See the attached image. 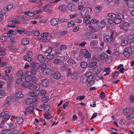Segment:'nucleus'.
<instances>
[{
  "instance_id": "nucleus-1",
  "label": "nucleus",
  "mask_w": 134,
  "mask_h": 134,
  "mask_svg": "<svg viewBox=\"0 0 134 134\" xmlns=\"http://www.w3.org/2000/svg\"><path fill=\"white\" fill-rule=\"evenodd\" d=\"M108 57V55L104 53H102L100 55L96 54L94 55L92 59L97 61H99L105 59Z\"/></svg>"
},
{
  "instance_id": "nucleus-2",
  "label": "nucleus",
  "mask_w": 134,
  "mask_h": 134,
  "mask_svg": "<svg viewBox=\"0 0 134 134\" xmlns=\"http://www.w3.org/2000/svg\"><path fill=\"white\" fill-rule=\"evenodd\" d=\"M124 15L121 13L118 14L113 21L114 23L117 24L120 23L122 21V19L124 18Z\"/></svg>"
},
{
  "instance_id": "nucleus-3",
  "label": "nucleus",
  "mask_w": 134,
  "mask_h": 134,
  "mask_svg": "<svg viewBox=\"0 0 134 134\" xmlns=\"http://www.w3.org/2000/svg\"><path fill=\"white\" fill-rule=\"evenodd\" d=\"M132 53V48L131 47H129L125 49L124 51L122 53V54L124 55L126 58H128Z\"/></svg>"
},
{
  "instance_id": "nucleus-4",
  "label": "nucleus",
  "mask_w": 134,
  "mask_h": 134,
  "mask_svg": "<svg viewBox=\"0 0 134 134\" xmlns=\"http://www.w3.org/2000/svg\"><path fill=\"white\" fill-rule=\"evenodd\" d=\"M80 53L84 55L85 58L90 59L91 58V54L86 49H82L80 52Z\"/></svg>"
},
{
  "instance_id": "nucleus-5",
  "label": "nucleus",
  "mask_w": 134,
  "mask_h": 134,
  "mask_svg": "<svg viewBox=\"0 0 134 134\" xmlns=\"http://www.w3.org/2000/svg\"><path fill=\"white\" fill-rule=\"evenodd\" d=\"M14 97L17 99H22L24 97V95L21 91L18 90L16 91L14 94Z\"/></svg>"
},
{
  "instance_id": "nucleus-6",
  "label": "nucleus",
  "mask_w": 134,
  "mask_h": 134,
  "mask_svg": "<svg viewBox=\"0 0 134 134\" xmlns=\"http://www.w3.org/2000/svg\"><path fill=\"white\" fill-rule=\"evenodd\" d=\"M120 26L121 29L124 30L125 31L129 29L130 26L129 23L127 22L123 23Z\"/></svg>"
},
{
  "instance_id": "nucleus-7",
  "label": "nucleus",
  "mask_w": 134,
  "mask_h": 134,
  "mask_svg": "<svg viewBox=\"0 0 134 134\" xmlns=\"http://www.w3.org/2000/svg\"><path fill=\"white\" fill-rule=\"evenodd\" d=\"M37 59L41 63H43L45 62L46 60L45 58L41 54L37 55Z\"/></svg>"
},
{
  "instance_id": "nucleus-8",
  "label": "nucleus",
  "mask_w": 134,
  "mask_h": 134,
  "mask_svg": "<svg viewBox=\"0 0 134 134\" xmlns=\"http://www.w3.org/2000/svg\"><path fill=\"white\" fill-rule=\"evenodd\" d=\"M38 85L36 83H30L29 84V88L32 90H35L38 88Z\"/></svg>"
},
{
  "instance_id": "nucleus-9",
  "label": "nucleus",
  "mask_w": 134,
  "mask_h": 134,
  "mask_svg": "<svg viewBox=\"0 0 134 134\" xmlns=\"http://www.w3.org/2000/svg\"><path fill=\"white\" fill-rule=\"evenodd\" d=\"M60 59L56 58L54 59L53 60V63L57 65L61 64L62 62V59H63L64 58V57H60Z\"/></svg>"
},
{
  "instance_id": "nucleus-10",
  "label": "nucleus",
  "mask_w": 134,
  "mask_h": 134,
  "mask_svg": "<svg viewBox=\"0 0 134 134\" xmlns=\"http://www.w3.org/2000/svg\"><path fill=\"white\" fill-rule=\"evenodd\" d=\"M68 6L69 9L71 11H75L77 10V6L74 4L72 3L69 4Z\"/></svg>"
},
{
  "instance_id": "nucleus-11",
  "label": "nucleus",
  "mask_w": 134,
  "mask_h": 134,
  "mask_svg": "<svg viewBox=\"0 0 134 134\" xmlns=\"http://www.w3.org/2000/svg\"><path fill=\"white\" fill-rule=\"evenodd\" d=\"M97 63L95 62H91L90 63L89 66L91 68V70H94L96 67Z\"/></svg>"
},
{
  "instance_id": "nucleus-12",
  "label": "nucleus",
  "mask_w": 134,
  "mask_h": 134,
  "mask_svg": "<svg viewBox=\"0 0 134 134\" xmlns=\"http://www.w3.org/2000/svg\"><path fill=\"white\" fill-rule=\"evenodd\" d=\"M61 75L60 73L58 71L54 72L52 75V77L54 79H58L60 77Z\"/></svg>"
},
{
  "instance_id": "nucleus-13",
  "label": "nucleus",
  "mask_w": 134,
  "mask_h": 134,
  "mask_svg": "<svg viewBox=\"0 0 134 134\" xmlns=\"http://www.w3.org/2000/svg\"><path fill=\"white\" fill-rule=\"evenodd\" d=\"M51 5L50 4H46L43 7L44 10L46 12H48L49 13H51L52 12V10L49 9V7L51 6Z\"/></svg>"
},
{
  "instance_id": "nucleus-14",
  "label": "nucleus",
  "mask_w": 134,
  "mask_h": 134,
  "mask_svg": "<svg viewBox=\"0 0 134 134\" xmlns=\"http://www.w3.org/2000/svg\"><path fill=\"white\" fill-rule=\"evenodd\" d=\"M59 22V20L58 18H53L51 20V24L55 26L58 24Z\"/></svg>"
},
{
  "instance_id": "nucleus-15",
  "label": "nucleus",
  "mask_w": 134,
  "mask_h": 134,
  "mask_svg": "<svg viewBox=\"0 0 134 134\" xmlns=\"http://www.w3.org/2000/svg\"><path fill=\"white\" fill-rule=\"evenodd\" d=\"M59 9L60 11H64L67 9V5L65 4H62L59 6Z\"/></svg>"
},
{
  "instance_id": "nucleus-16",
  "label": "nucleus",
  "mask_w": 134,
  "mask_h": 134,
  "mask_svg": "<svg viewBox=\"0 0 134 134\" xmlns=\"http://www.w3.org/2000/svg\"><path fill=\"white\" fill-rule=\"evenodd\" d=\"M42 86L44 87H47L49 85L48 80L47 79H43L42 82Z\"/></svg>"
},
{
  "instance_id": "nucleus-17",
  "label": "nucleus",
  "mask_w": 134,
  "mask_h": 134,
  "mask_svg": "<svg viewBox=\"0 0 134 134\" xmlns=\"http://www.w3.org/2000/svg\"><path fill=\"white\" fill-rule=\"evenodd\" d=\"M17 76H20L22 78H24L25 76V72L22 70L19 71L17 74Z\"/></svg>"
},
{
  "instance_id": "nucleus-18",
  "label": "nucleus",
  "mask_w": 134,
  "mask_h": 134,
  "mask_svg": "<svg viewBox=\"0 0 134 134\" xmlns=\"http://www.w3.org/2000/svg\"><path fill=\"white\" fill-rule=\"evenodd\" d=\"M104 39L106 42H111L113 40V38H111L109 35L105 36L104 37Z\"/></svg>"
},
{
  "instance_id": "nucleus-19",
  "label": "nucleus",
  "mask_w": 134,
  "mask_h": 134,
  "mask_svg": "<svg viewBox=\"0 0 134 134\" xmlns=\"http://www.w3.org/2000/svg\"><path fill=\"white\" fill-rule=\"evenodd\" d=\"M31 67L37 69L40 68V65L39 64L36 62H34L31 64Z\"/></svg>"
},
{
  "instance_id": "nucleus-20",
  "label": "nucleus",
  "mask_w": 134,
  "mask_h": 134,
  "mask_svg": "<svg viewBox=\"0 0 134 134\" xmlns=\"http://www.w3.org/2000/svg\"><path fill=\"white\" fill-rule=\"evenodd\" d=\"M21 43L23 44L26 45L28 44L29 43V40L26 38H23L22 39Z\"/></svg>"
},
{
  "instance_id": "nucleus-21",
  "label": "nucleus",
  "mask_w": 134,
  "mask_h": 134,
  "mask_svg": "<svg viewBox=\"0 0 134 134\" xmlns=\"http://www.w3.org/2000/svg\"><path fill=\"white\" fill-rule=\"evenodd\" d=\"M39 93H37V92L31 91L28 93V94L31 97L34 98L36 96H38L39 95Z\"/></svg>"
},
{
  "instance_id": "nucleus-22",
  "label": "nucleus",
  "mask_w": 134,
  "mask_h": 134,
  "mask_svg": "<svg viewBox=\"0 0 134 134\" xmlns=\"http://www.w3.org/2000/svg\"><path fill=\"white\" fill-rule=\"evenodd\" d=\"M127 4L128 7L129 8H132L134 7V2L131 0L128 1Z\"/></svg>"
},
{
  "instance_id": "nucleus-23",
  "label": "nucleus",
  "mask_w": 134,
  "mask_h": 134,
  "mask_svg": "<svg viewBox=\"0 0 134 134\" xmlns=\"http://www.w3.org/2000/svg\"><path fill=\"white\" fill-rule=\"evenodd\" d=\"M51 72V70L50 69H46L43 70L42 73L44 75H49Z\"/></svg>"
},
{
  "instance_id": "nucleus-24",
  "label": "nucleus",
  "mask_w": 134,
  "mask_h": 134,
  "mask_svg": "<svg viewBox=\"0 0 134 134\" xmlns=\"http://www.w3.org/2000/svg\"><path fill=\"white\" fill-rule=\"evenodd\" d=\"M26 31V30L25 29L21 27H18L17 30V32L20 34H22L25 33Z\"/></svg>"
},
{
  "instance_id": "nucleus-25",
  "label": "nucleus",
  "mask_w": 134,
  "mask_h": 134,
  "mask_svg": "<svg viewBox=\"0 0 134 134\" xmlns=\"http://www.w3.org/2000/svg\"><path fill=\"white\" fill-rule=\"evenodd\" d=\"M98 43V41L96 40H92L90 42L89 46H97Z\"/></svg>"
},
{
  "instance_id": "nucleus-26",
  "label": "nucleus",
  "mask_w": 134,
  "mask_h": 134,
  "mask_svg": "<svg viewBox=\"0 0 134 134\" xmlns=\"http://www.w3.org/2000/svg\"><path fill=\"white\" fill-rule=\"evenodd\" d=\"M102 8L101 6L97 5L94 9V11L96 13H98L101 10Z\"/></svg>"
},
{
  "instance_id": "nucleus-27",
  "label": "nucleus",
  "mask_w": 134,
  "mask_h": 134,
  "mask_svg": "<svg viewBox=\"0 0 134 134\" xmlns=\"http://www.w3.org/2000/svg\"><path fill=\"white\" fill-rule=\"evenodd\" d=\"M33 100L32 99L30 98H29L25 100L26 103L27 105H29L33 102Z\"/></svg>"
},
{
  "instance_id": "nucleus-28",
  "label": "nucleus",
  "mask_w": 134,
  "mask_h": 134,
  "mask_svg": "<svg viewBox=\"0 0 134 134\" xmlns=\"http://www.w3.org/2000/svg\"><path fill=\"white\" fill-rule=\"evenodd\" d=\"M119 52L118 49V48L115 47L113 51V52H112V55H117L119 54Z\"/></svg>"
},
{
  "instance_id": "nucleus-29",
  "label": "nucleus",
  "mask_w": 134,
  "mask_h": 134,
  "mask_svg": "<svg viewBox=\"0 0 134 134\" xmlns=\"http://www.w3.org/2000/svg\"><path fill=\"white\" fill-rule=\"evenodd\" d=\"M34 107L32 106H29L27 107L25 110L27 112H30V113H32L33 112Z\"/></svg>"
},
{
  "instance_id": "nucleus-30",
  "label": "nucleus",
  "mask_w": 134,
  "mask_h": 134,
  "mask_svg": "<svg viewBox=\"0 0 134 134\" xmlns=\"http://www.w3.org/2000/svg\"><path fill=\"white\" fill-rule=\"evenodd\" d=\"M119 74L118 71H116L112 73V77L114 79H116L118 76Z\"/></svg>"
},
{
  "instance_id": "nucleus-31",
  "label": "nucleus",
  "mask_w": 134,
  "mask_h": 134,
  "mask_svg": "<svg viewBox=\"0 0 134 134\" xmlns=\"http://www.w3.org/2000/svg\"><path fill=\"white\" fill-rule=\"evenodd\" d=\"M130 111V109L129 108H126L124 109L123 110V113L124 115H126L129 113Z\"/></svg>"
},
{
  "instance_id": "nucleus-32",
  "label": "nucleus",
  "mask_w": 134,
  "mask_h": 134,
  "mask_svg": "<svg viewBox=\"0 0 134 134\" xmlns=\"http://www.w3.org/2000/svg\"><path fill=\"white\" fill-rule=\"evenodd\" d=\"M24 14L29 16H32L34 15V12H32L30 11L25 12L24 13Z\"/></svg>"
},
{
  "instance_id": "nucleus-33",
  "label": "nucleus",
  "mask_w": 134,
  "mask_h": 134,
  "mask_svg": "<svg viewBox=\"0 0 134 134\" xmlns=\"http://www.w3.org/2000/svg\"><path fill=\"white\" fill-rule=\"evenodd\" d=\"M87 77L85 76L81 77L80 78V82L82 83H85L86 81L87 82Z\"/></svg>"
},
{
  "instance_id": "nucleus-34",
  "label": "nucleus",
  "mask_w": 134,
  "mask_h": 134,
  "mask_svg": "<svg viewBox=\"0 0 134 134\" xmlns=\"http://www.w3.org/2000/svg\"><path fill=\"white\" fill-rule=\"evenodd\" d=\"M38 96H36L34 98V101L32 103L33 105L34 106L36 105V102L38 101L39 98Z\"/></svg>"
},
{
  "instance_id": "nucleus-35",
  "label": "nucleus",
  "mask_w": 134,
  "mask_h": 134,
  "mask_svg": "<svg viewBox=\"0 0 134 134\" xmlns=\"http://www.w3.org/2000/svg\"><path fill=\"white\" fill-rule=\"evenodd\" d=\"M13 7V6L12 5L9 4L4 7V9L6 11H7L12 8Z\"/></svg>"
},
{
  "instance_id": "nucleus-36",
  "label": "nucleus",
  "mask_w": 134,
  "mask_h": 134,
  "mask_svg": "<svg viewBox=\"0 0 134 134\" xmlns=\"http://www.w3.org/2000/svg\"><path fill=\"white\" fill-rule=\"evenodd\" d=\"M78 75L77 73H73L71 75V78L72 79H77L78 78Z\"/></svg>"
},
{
  "instance_id": "nucleus-37",
  "label": "nucleus",
  "mask_w": 134,
  "mask_h": 134,
  "mask_svg": "<svg viewBox=\"0 0 134 134\" xmlns=\"http://www.w3.org/2000/svg\"><path fill=\"white\" fill-rule=\"evenodd\" d=\"M88 13V12H87L86 9H84L81 11L80 12V14L81 15L83 16H86L87 15Z\"/></svg>"
},
{
  "instance_id": "nucleus-38",
  "label": "nucleus",
  "mask_w": 134,
  "mask_h": 134,
  "mask_svg": "<svg viewBox=\"0 0 134 134\" xmlns=\"http://www.w3.org/2000/svg\"><path fill=\"white\" fill-rule=\"evenodd\" d=\"M110 68H105L104 69V71L106 73L104 74V75H106L109 74L110 72Z\"/></svg>"
},
{
  "instance_id": "nucleus-39",
  "label": "nucleus",
  "mask_w": 134,
  "mask_h": 134,
  "mask_svg": "<svg viewBox=\"0 0 134 134\" xmlns=\"http://www.w3.org/2000/svg\"><path fill=\"white\" fill-rule=\"evenodd\" d=\"M75 25V24L74 21L72 20L70 21L68 23L67 26L68 27H70L74 26Z\"/></svg>"
},
{
  "instance_id": "nucleus-40",
  "label": "nucleus",
  "mask_w": 134,
  "mask_h": 134,
  "mask_svg": "<svg viewBox=\"0 0 134 134\" xmlns=\"http://www.w3.org/2000/svg\"><path fill=\"white\" fill-rule=\"evenodd\" d=\"M67 62L69 65H70L73 64H74L76 63V62L71 59H68L67 61Z\"/></svg>"
},
{
  "instance_id": "nucleus-41",
  "label": "nucleus",
  "mask_w": 134,
  "mask_h": 134,
  "mask_svg": "<svg viewBox=\"0 0 134 134\" xmlns=\"http://www.w3.org/2000/svg\"><path fill=\"white\" fill-rule=\"evenodd\" d=\"M54 56V55L49 54H48L47 55L46 58L47 59L50 60L53 59Z\"/></svg>"
},
{
  "instance_id": "nucleus-42",
  "label": "nucleus",
  "mask_w": 134,
  "mask_h": 134,
  "mask_svg": "<svg viewBox=\"0 0 134 134\" xmlns=\"http://www.w3.org/2000/svg\"><path fill=\"white\" fill-rule=\"evenodd\" d=\"M44 118L45 119H49L52 118V116L50 113H47L44 115Z\"/></svg>"
},
{
  "instance_id": "nucleus-43",
  "label": "nucleus",
  "mask_w": 134,
  "mask_h": 134,
  "mask_svg": "<svg viewBox=\"0 0 134 134\" xmlns=\"http://www.w3.org/2000/svg\"><path fill=\"white\" fill-rule=\"evenodd\" d=\"M87 65V63L84 62H81L80 64V66L83 68H86Z\"/></svg>"
},
{
  "instance_id": "nucleus-44",
  "label": "nucleus",
  "mask_w": 134,
  "mask_h": 134,
  "mask_svg": "<svg viewBox=\"0 0 134 134\" xmlns=\"http://www.w3.org/2000/svg\"><path fill=\"white\" fill-rule=\"evenodd\" d=\"M2 132L4 134H10L11 133V130L9 129H7L2 130Z\"/></svg>"
},
{
  "instance_id": "nucleus-45",
  "label": "nucleus",
  "mask_w": 134,
  "mask_h": 134,
  "mask_svg": "<svg viewBox=\"0 0 134 134\" xmlns=\"http://www.w3.org/2000/svg\"><path fill=\"white\" fill-rule=\"evenodd\" d=\"M49 99V97L48 96H45L42 97V101L44 103H46L47 102Z\"/></svg>"
},
{
  "instance_id": "nucleus-46",
  "label": "nucleus",
  "mask_w": 134,
  "mask_h": 134,
  "mask_svg": "<svg viewBox=\"0 0 134 134\" xmlns=\"http://www.w3.org/2000/svg\"><path fill=\"white\" fill-rule=\"evenodd\" d=\"M12 67L10 66H7L6 67V70H5V73H10L11 72V70Z\"/></svg>"
},
{
  "instance_id": "nucleus-47",
  "label": "nucleus",
  "mask_w": 134,
  "mask_h": 134,
  "mask_svg": "<svg viewBox=\"0 0 134 134\" xmlns=\"http://www.w3.org/2000/svg\"><path fill=\"white\" fill-rule=\"evenodd\" d=\"M24 58L25 60L29 62H30L32 60V59L31 57L26 55L24 56Z\"/></svg>"
},
{
  "instance_id": "nucleus-48",
  "label": "nucleus",
  "mask_w": 134,
  "mask_h": 134,
  "mask_svg": "<svg viewBox=\"0 0 134 134\" xmlns=\"http://www.w3.org/2000/svg\"><path fill=\"white\" fill-rule=\"evenodd\" d=\"M134 117V113H131L128 115L127 116V119L128 120H130L132 119Z\"/></svg>"
},
{
  "instance_id": "nucleus-49",
  "label": "nucleus",
  "mask_w": 134,
  "mask_h": 134,
  "mask_svg": "<svg viewBox=\"0 0 134 134\" xmlns=\"http://www.w3.org/2000/svg\"><path fill=\"white\" fill-rule=\"evenodd\" d=\"M29 83L28 82L25 81L23 82L22 84V87L25 88H27L28 87H29Z\"/></svg>"
},
{
  "instance_id": "nucleus-50",
  "label": "nucleus",
  "mask_w": 134,
  "mask_h": 134,
  "mask_svg": "<svg viewBox=\"0 0 134 134\" xmlns=\"http://www.w3.org/2000/svg\"><path fill=\"white\" fill-rule=\"evenodd\" d=\"M49 35V33L48 32H43L40 35L43 38L46 37Z\"/></svg>"
},
{
  "instance_id": "nucleus-51",
  "label": "nucleus",
  "mask_w": 134,
  "mask_h": 134,
  "mask_svg": "<svg viewBox=\"0 0 134 134\" xmlns=\"http://www.w3.org/2000/svg\"><path fill=\"white\" fill-rule=\"evenodd\" d=\"M23 119L21 117H19L18 119L17 123L18 124H20L23 122Z\"/></svg>"
},
{
  "instance_id": "nucleus-52",
  "label": "nucleus",
  "mask_w": 134,
  "mask_h": 134,
  "mask_svg": "<svg viewBox=\"0 0 134 134\" xmlns=\"http://www.w3.org/2000/svg\"><path fill=\"white\" fill-rule=\"evenodd\" d=\"M19 22L18 21H15L12 22V25L9 27H15L17 24H19Z\"/></svg>"
},
{
  "instance_id": "nucleus-53",
  "label": "nucleus",
  "mask_w": 134,
  "mask_h": 134,
  "mask_svg": "<svg viewBox=\"0 0 134 134\" xmlns=\"http://www.w3.org/2000/svg\"><path fill=\"white\" fill-rule=\"evenodd\" d=\"M7 40V37L5 36L2 35L0 37V41L3 42Z\"/></svg>"
},
{
  "instance_id": "nucleus-54",
  "label": "nucleus",
  "mask_w": 134,
  "mask_h": 134,
  "mask_svg": "<svg viewBox=\"0 0 134 134\" xmlns=\"http://www.w3.org/2000/svg\"><path fill=\"white\" fill-rule=\"evenodd\" d=\"M59 48L61 51H63L66 49L67 47L65 45H62L60 46Z\"/></svg>"
},
{
  "instance_id": "nucleus-55",
  "label": "nucleus",
  "mask_w": 134,
  "mask_h": 134,
  "mask_svg": "<svg viewBox=\"0 0 134 134\" xmlns=\"http://www.w3.org/2000/svg\"><path fill=\"white\" fill-rule=\"evenodd\" d=\"M112 58L111 57H108L105 60V63L107 64L110 63L112 61Z\"/></svg>"
},
{
  "instance_id": "nucleus-56",
  "label": "nucleus",
  "mask_w": 134,
  "mask_h": 134,
  "mask_svg": "<svg viewBox=\"0 0 134 134\" xmlns=\"http://www.w3.org/2000/svg\"><path fill=\"white\" fill-rule=\"evenodd\" d=\"M66 70L67 71V76L69 77L71 74V69H66Z\"/></svg>"
},
{
  "instance_id": "nucleus-57",
  "label": "nucleus",
  "mask_w": 134,
  "mask_h": 134,
  "mask_svg": "<svg viewBox=\"0 0 134 134\" xmlns=\"http://www.w3.org/2000/svg\"><path fill=\"white\" fill-rule=\"evenodd\" d=\"M52 50V48L51 47H49L48 49L44 52V53L45 54L48 53V54H49L50 53H51Z\"/></svg>"
},
{
  "instance_id": "nucleus-58",
  "label": "nucleus",
  "mask_w": 134,
  "mask_h": 134,
  "mask_svg": "<svg viewBox=\"0 0 134 134\" xmlns=\"http://www.w3.org/2000/svg\"><path fill=\"white\" fill-rule=\"evenodd\" d=\"M107 16L113 18H115L116 16L115 14L113 13H108L107 14Z\"/></svg>"
},
{
  "instance_id": "nucleus-59",
  "label": "nucleus",
  "mask_w": 134,
  "mask_h": 134,
  "mask_svg": "<svg viewBox=\"0 0 134 134\" xmlns=\"http://www.w3.org/2000/svg\"><path fill=\"white\" fill-rule=\"evenodd\" d=\"M100 96L102 99H103L105 97V94L104 92H102L100 94Z\"/></svg>"
},
{
  "instance_id": "nucleus-60",
  "label": "nucleus",
  "mask_w": 134,
  "mask_h": 134,
  "mask_svg": "<svg viewBox=\"0 0 134 134\" xmlns=\"http://www.w3.org/2000/svg\"><path fill=\"white\" fill-rule=\"evenodd\" d=\"M128 43V42L127 40H124L123 41L121 44V46H124L127 44Z\"/></svg>"
},
{
  "instance_id": "nucleus-61",
  "label": "nucleus",
  "mask_w": 134,
  "mask_h": 134,
  "mask_svg": "<svg viewBox=\"0 0 134 134\" xmlns=\"http://www.w3.org/2000/svg\"><path fill=\"white\" fill-rule=\"evenodd\" d=\"M105 21L104 20H102L101 22V25L100 27L101 28H103L105 27Z\"/></svg>"
},
{
  "instance_id": "nucleus-62",
  "label": "nucleus",
  "mask_w": 134,
  "mask_h": 134,
  "mask_svg": "<svg viewBox=\"0 0 134 134\" xmlns=\"http://www.w3.org/2000/svg\"><path fill=\"white\" fill-rule=\"evenodd\" d=\"M50 109L49 106L48 105H45L44 109V111H47L49 110Z\"/></svg>"
},
{
  "instance_id": "nucleus-63",
  "label": "nucleus",
  "mask_w": 134,
  "mask_h": 134,
  "mask_svg": "<svg viewBox=\"0 0 134 134\" xmlns=\"http://www.w3.org/2000/svg\"><path fill=\"white\" fill-rule=\"evenodd\" d=\"M92 71H89L87 72L85 74V76L86 77H88L89 76H92Z\"/></svg>"
},
{
  "instance_id": "nucleus-64",
  "label": "nucleus",
  "mask_w": 134,
  "mask_h": 134,
  "mask_svg": "<svg viewBox=\"0 0 134 134\" xmlns=\"http://www.w3.org/2000/svg\"><path fill=\"white\" fill-rule=\"evenodd\" d=\"M22 78H19L17 79L16 83L17 84L20 85L22 81Z\"/></svg>"
}]
</instances>
